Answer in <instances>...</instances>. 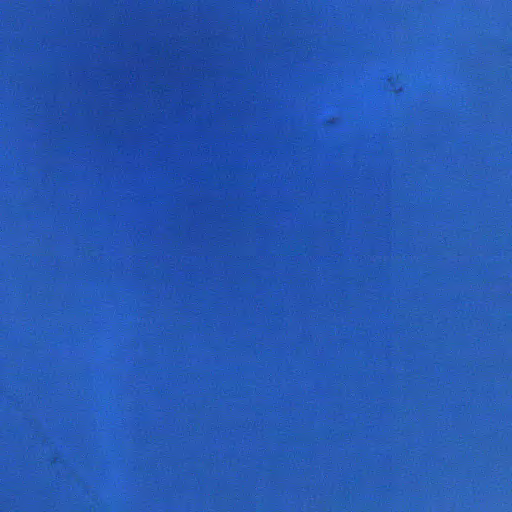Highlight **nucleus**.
Listing matches in <instances>:
<instances>
[{"mask_svg":"<svg viewBox=\"0 0 512 512\" xmlns=\"http://www.w3.org/2000/svg\"><path fill=\"white\" fill-rule=\"evenodd\" d=\"M4 262L2 261V265ZM10 292H23V293H35V292H44V293H50L51 290H1L2 293V302L4 301V298L7 296ZM4 327L2 326V330ZM7 448V445L4 443V440L2 439V449Z\"/></svg>","mask_w":512,"mask_h":512,"instance_id":"nucleus-1","label":"nucleus"},{"mask_svg":"<svg viewBox=\"0 0 512 512\" xmlns=\"http://www.w3.org/2000/svg\"><path fill=\"white\" fill-rule=\"evenodd\" d=\"M27 448L32 449V448H34V447H33V446H28Z\"/></svg>","mask_w":512,"mask_h":512,"instance_id":"nucleus-2","label":"nucleus"}]
</instances>
